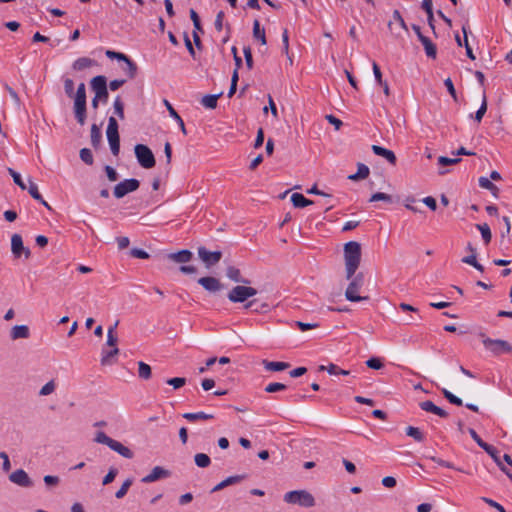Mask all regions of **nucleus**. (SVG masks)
Segmentation results:
<instances>
[{
	"label": "nucleus",
	"instance_id": "obj_1",
	"mask_svg": "<svg viewBox=\"0 0 512 512\" xmlns=\"http://www.w3.org/2000/svg\"><path fill=\"white\" fill-rule=\"evenodd\" d=\"M344 263L346 279H351L361 263V245L356 241L344 245Z\"/></svg>",
	"mask_w": 512,
	"mask_h": 512
},
{
	"label": "nucleus",
	"instance_id": "obj_2",
	"mask_svg": "<svg viewBox=\"0 0 512 512\" xmlns=\"http://www.w3.org/2000/svg\"><path fill=\"white\" fill-rule=\"evenodd\" d=\"M257 294V290L247 285H236L227 294V298L232 303H243L245 309H250L256 300H250Z\"/></svg>",
	"mask_w": 512,
	"mask_h": 512
},
{
	"label": "nucleus",
	"instance_id": "obj_3",
	"mask_svg": "<svg viewBox=\"0 0 512 512\" xmlns=\"http://www.w3.org/2000/svg\"><path fill=\"white\" fill-rule=\"evenodd\" d=\"M484 348L494 356H500L505 353H512V345L502 339H492L484 333L479 334Z\"/></svg>",
	"mask_w": 512,
	"mask_h": 512
},
{
	"label": "nucleus",
	"instance_id": "obj_4",
	"mask_svg": "<svg viewBox=\"0 0 512 512\" xmlns=\"http://www.w3.org/2000/svg\"><path fill=\"white\" fill-rule=\"evenodd\" d=\"M94 441L100 444L107 445L110 449L117 452L124 458L131 459L134 456L133 452L128 447L124 446L119 441L110 438L102 431H98L96 433Z\"/></svg>",
	"mask_w": 512,
	"mask_h": 512
},
{
	"label": "nucleus",
	"instance_id": "obj_5",
	"mask_svg": "<svg viewBox=\"0 0 512 512\" xmlns=\"http://www.w3.org/2000/svg\"><path fill=\"white\" fill-rule=\"evenodd\" d=\"M284 501L290 504H298L299 506L310 508L315 505V498L306 490H294L284 495Z\"/></svg>",
	"mask_w": 512,
	"mask_h": 512
},
{
	"label": "nucleus",
	"instance_id": "obj_6",
	"mask_svg": "<svg viewBox=\"0 0 512 512\" xmlns=\"http://www.w3.org/2000/svg\"><path fill=\"white\" fill-rule=\"evenodd\" d=\"M349 280H350V283L345 291L346 299L351 302H360L363 300H368L369 299L368 296L362 297V296L358 295V292L364 283L363 273H361V272L358 274L355 273V275Z\"/></svg>",
	"mask_w": 512,
	"mask_h": 512
},
{
	"label": "nucleus",
	"instance_id": "obj_7",
	"mask_svg": "<svg viewBox=\"0 0 512 512\" xmlns=\"http://www.w3.org/2000/svg\"><path fill=\"white\" fill-rule=\"evenodd\" d=\"M106 135L112 154L114 156H118L120 152V137L118 132V123L114 117H109L108 119Z\"/></svg>",
	"mask_w": 512,
	"mask_h": 512
},
{
	"label": "nucleus",
	"instance_id": "obj_8",
	"mask_svg": "<svg viewBox=\"0 0 512 512\" xmlns=\"http://www.w3.org/2000/svg\"><path fill=\"white\" fill-rule=\"evenodd\" d=\"M135 156L141 167L151 169L155 166L156 160L151 149L144 144H137L134 147Z\"/></svg>",
	"mask_w": 512,
	"mask_h": 512
},
{
	"label": "nucleus",
	"instance_id": "obj_9",
	"mask_svg": "<svg viewBox=\"0 0 512 512\" xmlns=\"http://www.w3.org/2000/svg\"><path fill=\"white\" fill-rule=\"evenodd\" d=\"M140 186V182L137 179L131 178L126 179L118 183L114 187L113 194L117 199L123 198L128 193L136 191Z\"/></svg>",
	"mask_w": 512,
	"mask_h": 512
},
{
	"label": "nucleus",
	"instance_id": "obj_10",
	"mask_svg": "<svg viewBox=\"0 0 512 512\" xmlns=\"http://www.w3.org/2000/svg\"><path fill=\"white\" fill-rule=\"evenodd\" d=\"M90 83L91 88L95 92L96 98H102V101L106 102L108 99L106 77L102 75L95 76L94 78H92Z\"/></svg>",
	"mask_w": 512,
	"mask_h": 512
},
{
	"label": "nucleus",
	"instance_id": "obj_11",
	"mask_svg": "<svg viewBox=\"0 0 512 512\" xmlns=\"http://www.w3.org/2000/svg\"><path fill=\"white\" fill-rule=\"evenodd\" d=\"M11 251L14 258L19 259L22 255L28 259L31 255L30 249L25 247L20 234H13L11 237Z\"/></svg>",
	"mask_w": 512,
	"mask_h": 512
},
{
	"label": "nucleus",
	"instance_id": "obj_12",
	"mask_svg": "<svg viewBox=\"0 0 512 512\" xmlns=\"http://www.w3.org/2000/svg\"><path fill=\"white\" fill-rule=\"evenodd\" d=\"M198 256L207 268L216 265L222 258L221 251H208L205 247L198 248Z\"/></svg>",
	"mask_w": 512,
	"mask_h": 512
},
{
	"label": "nucleus",
	"instance_id": "obj_13",
	"mask_svg": "<svg viewBox=\"0 0 512 512\" xmlns=\"http://www.w3.org/2000/svg\"><path fill=\"white\" fill-rule=\"evenodd\" d=\"M171 472L161 466H155L151 472L142 478L143 483H152L160 479L168 478Z\"/></svg>",
	"mask_w": 512,
	"mask_h": 512
},
{
	"label": "nucleus",
	"instance_id": "obj_14",
	"mask_svg": "<svg viewBox=\"0 0 512 512\" xmlns=\"http://www.w3.org/2000/svg\"><path fill=\"white\" fill-rule=\"evenodd\" d=\"M198 283L211 293H216L223 288L220 280L212 276L201 277L198 279Z\"/></svg>",
	"mask_w": 512,
	"mask_h": 512
},
{
	"label": "nucleus",
	"instance_id": "obj_15",
	"mask_svg": "<svg viewBox=\"0 0 512 512\" xmlns=\"http://www.w3.org/2000/svg\"><path fill=\"white\" fill-rule=\"evenodd\" d=\"M11 482L21 487H31L33 485L32 480L23 469H18L9 475Z\"/></svg>",
	"mask_w": 512,
	"mask_h": 512
},
{
	"label": "nucleus",
	"instance_id": "obj_16",
	"mask_svg": "<svg viewBox=\"0 0 512 512\" xmlns=\"http://www.w3.org/2000/svg\"><path fill=\"white\" fill-rule=\"evenodd\" d=\"M86 100H74V114L77 122L83 126L86 122Z\"/></svg>",
	"mask_w": 512,
	"mask_h": 512
},
{
	"label": "nucleus",
	"instance_id": "obj_17",
	"mask_svg": "<svg viewBox=\"0 0 512 512\" xmlns=\"http://www.w3.org/2000/svg\"><path fill=\"white\" fill-rule=\"evenodd\" d=\"M167 258L175 263H187L193 258L190 250L184 249L175 253L168 254Z\"/></svg>",
	"mask_w": 512,
	"mask_h": 512
},
{
	"label": "nucleus",
	"instance_id": "obj_18",
	"mask_svg": "<svg viewBox=\"0 0 512 512\" xmlns=\"http://www.w3.org/2000/svg\"><path fill=\"white\" fill-rule=\"evenodd\" d=\"M372 151L375 155L385 158L392 165H395L397 162V158L392 150L378 145H372Z\"/></svg>",
	"mask_w": 512,
	"mask_h": 512
},
{
	"label": "nucleus",
	"instance_id": "obj_19",
	"mask_svg": "<svg viewBox=\"0 0 512 512\" xmlns=\"http://www.w3.org/2000/svg\"><path fill=\"white\" fill-rule=\"evenodd\" d=\"M420 408L426 412H430V413H433V414H436L438 415L439 417L441 418H446L448 417V413L443 410L442 408L436 406L432 401L430 400H427V401H423L419 404Z\"/></svg>",
	"mask_w": 512,
	"mask_h": 512
},
{
	"label": "nucleus",
	"instance_id": "obj_20",
	"mask_svg": "<svg viewBox=\"0 0 512 512\" xmlns=\"http://www.w3.org/2000/svg\"><path fill=\"white\" fill-rule=\"evenodd\" d=\"M30 336L29 327L27 325H16L10 331L12 340L27 339Z\"/></svg>",
	"mask_w": 512,
	"mask_h": 512
},
{
	"label": "nucleus",
	"instance_id": "obj_21",
	"mask_svg": "<svg viewBox=\"0 0 512 512\" xmlns=\"http://www.w3.org/2000/svg\"><path fill=\"white\" fill-rule=\"evenodd\" d=\"M226 276L236 283L248 284L250 282L242 276L241 271L235 266H228L226 268Z\"/></svg>",
	"mask_w": 512,
	"mask_h": 512
},
{
	"label": "nucleus",
	"instance_id": "obj_22",
	"mask_svg": "<svg viewBox=\"0 0 512 512\" xmlns=\"http://www.w3.org/2000/svg\"><path fill=\"white\" fill-rule=\"evenodd\" d=\"M262 364L267 371H271V372L284 371L290 367V364L288 362H276V361L263 360Z\"/></svg>",
	"mask_w": 512,
	"mask_h": 512
},
{
	"label": "nucleus",
	"instance_id": "obj_23",
	"mask_svg": "<svg viewBox=\"0 0 512 512\" xmlns=\"http://www.w3.org/2000/svg\"><path fill=\"white\" fill-rule=\"evenodd\" d=\"M419 41L422 43L427 57L435 59L437 56L436 45L426 36H421Z\"/></svg>",
	"mask_w": 512,
	"mask_h": 512
},
{
	"label": "nucleus",
	"instance_id": "obj_24",
	"mask_svg": "<svg viewBox=\"0 0 512 512\" xmlns=\"http://www.w3.org/2000/svg\"><path fill=\"white\" fill-rule=\"evenodd\" d=\"M319 371H327L330 375H343V376L350 375L349 370L342 369L333 363H330L328 365H320Z\"/></svg>",
	"mask_w": 512,
	"mask_h": 512
},
{
	"label": "nucleus",
	"instance_id": "obj_25",
	"mask_svg": "<svg viewBox=\"0 0 512 512\" xmlns=\"http://www.w3.org/2000/svg\"><path fill=\"white\" fill-rule=\"evenodd\" d=\"M119 354V349L117 347L113 348L110 351L103 350L101 353V364L103 366L112 365L115 363L114 357Z\"/></svg>",
	"mask_w": 512,
	"mask_h": 512
},
{
	"label": "nucleus",
	"instance_id": "obj_26",
	"mask_svg": "<svg viewBox=\"0 0 512 512\" xmlns=\"http://www.w3.org/2000/svg\"><path fill=\"white\" fill-rule=\"evenodd\" d=\"M125 65L122 70L127 75L129 79H134L137 75L138 67L135 62H133L128 56L126 60L123 61Z\"/></svg>",
	"mask_w": 512,
	"mask_h": 512
},
{
	"label": "nucleus",
	"instance_id": "obj_27",
	"mask_svg": "<svg viewBox=\"0 0 512 512\" xmlns=\"http://www.w3.org/2000/svg\"><path fill=\"white\" fill-rule=\"evenodd\" d=\"M164 104H165V106H166L170 116L173 117V119H175L178 122L179 127H180L182 133L184 135H186L187 134V130H186V127H185V124H184V121L182 120V118L179 116V114L173 108V106L169 103V101L164 100Z\"/></svg>",
	"mask_w": 512,
	"mask_h": 512
},
{
	"label": "nucleus",
	"instance_id": "obj_28",
	"mask_svg": "<svg viewBox=\"0 0 512 512\" xmlns=\"http://www.w3.org/2000/svg\"><path fill=\"white\" fill-rule=\"evenodd\" d=\"M291 202L297 208H304L306 206L313 204L312 200L305 198L300 193H293L291 196Z\"/></svg>",
	"mask_w": 512,
	"mask_h": 512
},
{
	"label": "nucleus",
	"instance_id": "obj_29",
	"mask_svg": "<svg viewBox=\"0 0 512 512\" xmlns=\"http://www.w3.org/2000/svg\"><path fill=\"white\" fill-rule=\"evenodd\" d=\"M369 173H370V170H369L368 166L360 163V164H358L357 172L355 174L349 175L348 179H350L352 181L365 179L368 177Z\"/></svg>",
	"mask_w": 512,
	"mask_h": 512
},
{
	"label": "nucleus",
	"instance_id": "obj_30",
	"mask_svg": "<svg viewBox=\"0 0 512 512\" xmlns=\"http://www.w3.org/2000/svg\"><path fill=\"white\" fill-rule=\"evenodd\" d=\"M91 144L94 148H98L101 144L102 134L101 129L97 124L91 126Z\"/></svg>",
	"mask_w": 512,
	"mask_h": 512
},
{
	"label": "nucleus",
	"instance_id": "obj_31",
	"mask_svg": "<svg viewBox=\"0 0 512 512\" xmlns=\"http://www.w3.org/2000/svg\"><path fill=\"white\" fill-rule=\"evenodd\" d=\"M95 61L88 57H81L74 61L72 67L76 71H81L94 65Z\"/></svg>",
	"mask_w": 512,
	"mask_h": 512
},
{
	"label": "nucleus",
	"instance_id": "obj_32",
	"mask_svg": "<svg viewBox=\"0 0 512 512\" xmlns=\"http://www.w3.org/2000/svg\"><path fill=\"white\" fill-rule=\"evenodd\" d=\"M221 95L222 92L215 95H205L201 100V104L208 109H215L217 107V100Z\"/></svg>",
	"mask_w": 512,
	"mask_h": 512
},
{
	"label": "nucleus",
	"instance_id": "obj_33",
	"mask_svg": "<svg viewBox=\"0 0 512 512\" xmlns=\"http://www.w3.org/2000/svg\"><path fill=\"white\" fill-rule=\"evenodd\" d=\"M253 36L255 39L259 40L262 45L267 43L265 30L260 28V22L258 20H255L253 23Z\"/></svg>",
	"mask_w": 512,
	"mask_h": 512
},
{
	"label": "nucleus",
	"instance_id": "obj_34",
	"mask_svg": "<svg viewBox=\"0 0 512 512\" xmlns=\"http://www.w3.org/2000/svg\"><path fill=\"white\" fill-rule=\"evenodd\" d=\"M183 417L188 421H197V420H208L212 419V414H207L205 412H197V413H185Z\"/></svg>",
	"mask_w": 512,
	"mask_h": 512
},
{
	"label": "nucleus",
	"instance_id": "obj_35",
	"mask_svg": "<svg viewBox=\"0 0 512 512\" xmlns=\"http://www.w3.org/2000/svg\"><path fill=\"white\" fill-rule=\"evenodd\" d=\"M195 464L200 468H206L210 465V457L205 453H197L194 456Z\"/></svg>",
	"mask_w": 512,
	"mask_h": 512
},
{
	"label": "nucleus",
	"instance_id": "obj_36",
	"mask_svg": "<svg viewBox=\"0 0 512 512\" xmlns=\"http://www.w3.org/2000/svg\"><path fill=\"white\" fill-rule=\"evenodd\" d=\"M138 375L142 379H149L151 377V367L145 362L138 363Z\"/></svg>",
	"mask_w": 512,
	"mask_h": 512
},
{
	"label": "nucleus",
	"instance_id": "obj_37",
	"mask_svg": "<svg viewBox=\"0 0 512 512\" xmlns=\"http://www.w3.org/2000/svg\"><path fill=\"white\" fill-rule=\"evenodd\" d=\"M132 483H133V480L131 478L126 479L123 482V484L121 485V487L118 489V491L115 493V497L117 499L123 498L127 494V492L129 490V488L131 487Z\"/></svg>",
	"mask_w": 512,
	"mask_h": 512
},
{
	"label": "nucleus",
	"instance_id": "obj_38",
	"mask_svg": "<svg viewBox=\"0 0 512 512\" xmlns=\"http://www.w3.org/2000/svg\"><path fill=\"white\" fill-rule=\"evenodd\" d=\"M477 228L481 232V235H482V238H483L484 242L486 244H488L491 241V238H492L491 230H490L488 224H486V223L478 224Z\"/></svg>",
	"mask_w": 512,
	"mask_h": 512
},
{
	"label": "nucleus",
	"instance_id": "obj_39",
	"mask_svg": "<svg viewBox=\"0 0 512 512\" xmlns=\"http://www.w3.org/2000/svg\"><path fill=\"white\" fill-rule=\"evenodd\" d=\"M113 107H114V113L121 119L123 120L124 119V103L123 101L121 100V97L120 96H117L115 101H114V104H113Z\"/></svg>",
	"mask_w": 512,
	"mask_h": 512
},
{
	"label": "nucleus",
	"instance_id": "obj_40",
	"mask_svg": "<svg viewBox=\"0 0 512 512\" xmlns=\"http://www.w3.org/2000/svg\"><path fill=\"white\" fill-rule=\"evenodd\" d=\"M483 450H485V452H487L493 458L499 467L502 465V462L499 458V451L494 446L487 443Z\"/></svg>",
	"mask_w": 512,
	"mask_h": 512
},
{
	"label": "nucleus",
	"instance_id": "obj_41",
	"mask_svg": "<svg viewBox=\"0 0 512 512\" xmlns=\"http://www.w3.org/2000/svg\"><path fill=\"white\" fill-rule=\"evenodd\" d=\"M406 434L412 438H414L418 442H422L424 440V436L419 428L409 426L406 428Z\"/></svg>",
	"mask_w": 512,
	"mask_h": 512
},
{
	"label": "nucleus",
	"instance_id": "obj_42",
	"mask_svg": "<svg viewBox=\"0 0 512 512\" xmlns=\"http://www.w3.org/2000/svg\"><path fill=\"white\" fill-rule=\"evenodd\" d=\"M486 111H487V98H486L485 93H483L481 106H480V108L475 113V120L478 123L481 122V120H482L483 116L485 115Z\"/></svg>",
	"mask_w": 512,
	"mask_h": 512
},
{
	"label": "nucleus",
	"instance_id": "obj_43",
	"mask_svg": "<svg viewBox=\"0 0 512 512\" xmlns=\"http://www.w3.org/2000/svg\"><path fill=\"white\" fill-rule=\"evenodd\" d=\"M370 202H375V201H384V202H387V203H392L393 202V198L391 195L389 194H386V193H383V192H377V193H374L371 198L369 199Z\"/></svg>",
	"mask_w": 512,
	"mask_h": 512
},
{
	"label": "nucleus",
	"instance_id": "obj_44",
	"mask_svg": "<svg viewBox=\"0 0 512 512\" xmlns=\"http://www.w3.org/2000/svg\"><path fill=\"white\" fill-rule=\"evenodd\" d=\"M462 32H463V35H464V46H465V49H466V54L467 56L471 59V60H474L475 59V55L472 51V48L470 47L469 45V42H468V32H467V26L466 25H463L462 26Z\"/></svg>",
	"mask_w": 512,
	"mask_h": 512
},
{
	"label": "nucleus",
	"instance_id": "obj_45",
	"mask_svg": "<svg viewBox=\"0 0 512 512\" xmlns=\"http://www.w3.org/2000/svg\"><path fill=\"white\" fill-rule=\"evenodd\" d=\"M442 393H443L444 397H445V398H446L450 403H452V404H454V405H457V406H461V405H463L462 400H461L459 397H457V396H455L454 394H452L449 390H447V389L443 388V389H442Z\"/></svg>",
	"mask_w": 512,
	"mask_h": 512
},
{
	"label": "nucleus",
	"instance_id": "obj_46",
	"mask_svg": "<svg viewBox=\"0 0 512 512\" xmlns=\"http://www.w3.org/2000/svg\"><path fill=\"white\" fill-rule=\"evenodd\" d=\"M442 393H443L444 397H445V398H446L450 403H452V404H454V405H457V406H461V405H463L462 400H461L459 397H457V396H455L454 394H452L449 390H447V389L443 388V389H442Z\"/></svg>",
	"mask_w": 512,
	"mask_h": 512
},
{
	"label": "nucleus",
	"instance_id": "obj_47",
	"mask_svg": "<svg viewBox=\"0 0 512 512\" xmlns=\"http://www.w3.org/2000/svg\"><path fill=\"white\" fill-rule=\"evenodd\" d=\"M8 172L11 175V177L13 178V181L16 185H18L22 190H25L27 188L26 184L24 183V181L22 180V178L18 172H16L12 168H8Z\"/></svg>",
	"mask_w": 512,
	"mask_h": 512
},
{
	"label": "nucleus",
	"instance_id": "obj_48",
	"mask_svg": "<svg viewBox=\"0 0 512 512\" xmlns=\"http://www.w3.org/2000/svg\"><path fill=\"white\" fill-rule=\"evenodd\" d=\"M80 158L87 165L93 164V155L91 150L88 148H83L80 150Z\"/></svg>",
	"mask_w": 512,
	"mask_h": 512
},
{
	"label": "nucleus",
	"instance_id": "obj_49",
	"mask_svg": "<svg viewBox=\"0 0 512 512\" xmlns=\"http://www.w3.org/2000/svg\"><path fill=\"white\" fill-rule=\"evenodd\" d=\"M286 389V385L279 382L270 383L265 387V392L267 393H276L278 391H282Z\"/></svg>",
	"mask_w": 512,
	"mask_h": 512
},
{
	"label": "nucleus",
	"instance_id": "obj_50",
	"mask_svg": "<svg viewBox=\"0 0 512 512\" xmlns=\"http://www.w3.org/2000/svg\"><path fill=\"white\" fill-rule=\"evenodd\" d=\"M56 388V385H55V382L54 380H50L49 382H47L41 389H40V392L39 394L41 396H47V395H50L51 393L54 392Z\"/></svg>",
	"mask_w": 512,
	"mask_h": 512
},
{
	"label": "nucleus",
	"instance_id": "obj_51",
	"mask_svg": "<svg viewBox=\"0 0 512 512\" xmlns=\"http://www.w3.org/2000/svg\"><path fill=\"white\" fill-rule=\"evenodd\" d=\"M63 82H64L65 94L69 98H72L74 96V82H73V80L70 79V78H64Z\"/></svg>",
	"mask_w": 512,
	"mask_h": 512
},
{
	"label": "nucleus",
	"instance_id": "obj_52",
	"mask_svg": "<svg viewBox=\"0 0 512 512\" xmlns=\"http://www.w3.org/2000/svg\"><path fill=\"white\" fill-rule=\"evenodd\" d=\"M28 192L31 195V197L34 198L35 200L42 201V196L38 191L37 185L34 182H32L31 180H29Z\"/></svg>",
	"mask_w": 512,
	"mask_h": 512
},
{
	"label": "nucleus",
	"instance_id": "obj_53",
	"mask_svg": "<svg viewBox=\"0 0 512 512\" xmlns=\"http://www.w3.org/2000/svg\"><path fill=\"white\" fill-rule=\"evenodd\" d=\"M367 367L375 370H379L383 367V362L380 358L372 357L366 361Z\"/></svg>",
	"mask_w": 512,
	"mask_h": 512
},
{
	"label": "nucleus",
	"instance_id": "obj_54",
	"mask_svg": "<svg viewBox=\"0 0 512 512\" xmlns=\"http://www.w3.org/2000/svg\"><path fill=\"white\" fill-rule=\"evenodd\" d=\"M167 384L171 385L174 389H179L186 384V379L183 377H175L167 380Z\"/></svg>",
	"mask_w": 512,
	"mask_h": 512
},
{
	"label": "nucleus",
	"instance_id": "obj_55",
	"mask_svg": "<svg viewBox=\"0 0 512 512\" xmlns=\"http://www.w3.org/2000/svg\"><path fill=\"white\" fill-rule=\"evenodd\" d=\"M460 161H461L460 158H449L446 156H440L438 158V163L442 166L455 165V164H458Z\"/></svg>",
	"mask_w": 512,
	"mask_h": 512
},
{
	"label": "nucleus",
	"instance_id": "obj_56",
	"mask_svg": "<svg viewBox=\"0 0 512 512\" xmlns=\"http://www.w3.org/2000/svg\"><path fill=\"white\" fill-rule=\"evenodd\" d=\"M243 53H244V57H245L246 66L248 69L251 70L253 68V58H252L251 48L249 46L244 47Z\"/></svg>",
	"mask_w": 512,
	"mask_h": 512
},
{
	"label": "nucleus",
	"instance_id": "obj_57",
	"mask_svg": "<svg viewBox=\"0 0 512 512\" xmlns=\"http://www.w3.org/2000/svg\"><path fill=\"white\" fill-rule=\"evenodd\" d=\"M74 100L83 99L86 100V88L85 84L82 82L78 85L76 93H74Z\"/></svg>",
	"mask_w": 512,
	"mask_h": 512
},
{
	"label": "nucleus",
	"instance_id": "obj_58",
	"mask_svg": "<svg viewBox=\"0 0 512 512\" xmlns=\"http://www.w3.org/2000/svg\"><path fill=\"white\" fill-rule=\"evenodd\" d=\"M118 471L117 469L115 468H110V470L108 471V473L105 475V477L103 478V485H108L110 484L111 482L114 481L116 475H117Z\"/></svg>",
	"mask_w": 512,
	"mask_h": 512
},
{
	"label": "nucleus",
	"instance_id": "obj_59",
	"mask_svg": "<svg viewBox=\"0 0 512 512\" xmlns=\"http://www.w3.org/2000/svg\"><path fill=\"white\" fill-rule=\"evenodd\" d=\"M130 254L132 257L139 258V259H148L149 258V254L146 251L139 249V248H132L130 250Z\"/></svg>",
	"mask_w": 512,
	"mask_h": 512
},
{
	"label": "nucleus",
	"instance_id": "obj_60",
	"mask_svg": "<svg viewBox=\"0 0 512 512\" xmlns=\"http://www.w3.org/2000/svg\"><path fill=\"white\" fill-rule=\"evenodd\" d=\"M295 324L301 331H307L319 327L318 323H305L302 321H296Z\"/></svg>",
	"mask_w": 512,
	"mask_h": 512
},
{
	"label": "nucleus",
	"instance_id": "obj_61",
	"mask_svg": "<svg viewBox=\"0 0 512 512\" xmlns=\"http://www.w3.org/2000/svg\"><path fill=\"white\" fill-rule=\"evenodd\" d=\"M245 477H246L245 475H234V476L227 477L223 481L226 484V486H230V485L241 482L242 480L245 479Z\"/></svg>",
	"mask_w": 512,
	"mask_h": 512
},
{
	"label": "nucleus",
	"instance_id": "obj_62",
	"mask_svg": "<svg viewBox=\"0 0 512 512\" xmlns=\"http://www.w3.org/2000/svg\"><path fill=\"white\" fill-rule=\"evenodd\" d=\"M105 172L109 181L115 182L118 180V173L113 167L109 165L105 166Z\"/></svg>",
	"mask_w": 512,
	"mask_h": 512
},
{
	"label": "nucleus",
	"instance_id": "obj_63",
	"mask_svg": "<svg viewBox=\"0 0 512 512\" xmlns=\"http://www.w3.org/2000/svg\"><path fill=\"white\" fill-rule=\"evenodd\" d=\"M479 186L483 189H496V185L492 183V181L486 177L479 178Z\"/></svg>",
	"mask_w": 512,
	"mask_h": 512
},
{
	"label": "nucleus",
	"instance_id": "obj_64",
	"mask_svg": "<svg viewBox=\"0 0 512 512\" xmlns=\"http://www.w3.org/2000/svg\"><path fill=\"white\" fill-rule=\"evenodd\" d=\"M325 119L330 123L332 124L336 130H339L341 128V126L343 125L342 121L338 118H336L334 115L332 114H328L325 116Z\"/></svg>",
	"mask_w": 512,
	"mask_h": 512
}]
</instances>
